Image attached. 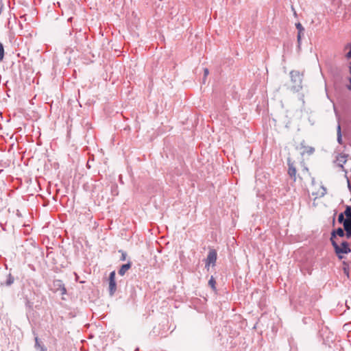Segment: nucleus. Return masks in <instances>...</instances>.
Listing matches in <instances>:
<instances>
[{"label":"nucleus","mask_w":351,"mask_h":351,"mask_svg":"<svg viewBox=\"0 0 351 351\" xmlns=\"http://www.w3.org/2000/svg\"><path fill=\"white\" fill-rule=\"evenodd\" d=\"M3 55H4L3 46V44L1 43H0V61L3 60Z\"/></svg>","instance_id":"16"},{"label":"nucleus","mask_w":351,"mask_h":351,"mask_svg":"<svg viewBox=\"0 0 351 351\" xmlns=\"http://www.w3.org/2000/svg\"><path fill=\"white\" fill-rule=\"evenodd\" d=\"M344 214L346 217L345 221H351V207L350 206H347L345 211H344Z\"/></svg>","instance_id":"12"},{"label":"nucleus","mask_w":351,"mask_h":351,"mask_svg":"<svg viewBox=\"0 0 351 351\" xmlns=\"http://www.w3.org/2000/svg\"><path fill=\"white\" fill-rule=\"evenodd\" d=\"M336 160L338 162L339 166L343 167V164L346 162V156L340 154L337 157Z\"/></svg>","instance_id":"11"},{"label":"nucleus","mask_w":351,"mask_h":351,"mask_svg":"<svg viewBox=\"0 0 351 351\" xmlns=\"http://www.w3.org/2000/svg\"><path fill=\"white\" fill-rule=\"evenodd\" d=\"M344 213H340L339 215V217H338V221L339 223H343V221H345L346 219H344Z\"/></svg>","instance_id":"17"},{"label":"nucleus","mask_w":351,"mask_h":351,"mask_svg":"<svg viewBox=\"0 0 351 351\" xmlns=\"http://www.w3.org/2000/svg\"><path fill=\"white\" fill-rule=\"evenodd\" d=\"M291 10H293V14H294V16H297V13H296V11L295 10V9H294V8H293V5L291 6Z\"/></svg>","instance_id":"25"},{"label":"nucleus","mask_w":351,"mask_h":351,"mask_svg":"<svg viewBox=\"0 0 351 351\" xmlns=\"http://www.w3.org/2000/svg\"><path fill=\"white\" fill-rule=\"evenodd\" d=\"M311 194L315 199L322 197L326 193V189L319 183L312 181Z\"/></svg>","instance_id":"2"},{"label":"nucleus","mask_w":351,"mask_h":351,"mask_svg":"<svg viewBox=\"0 0 351 351\" xmlns=\"http://www.w3.org/2000/svg\"><path fill=\"white\" fill-rule=\"evenodd\" d=\"M343 228L346 232V236L347 238L351 237V221H343Z\"/></svg>","instance_id":"7"},{"label":"nucleus","mask_w":351,"mask_h":351,"mask_svg":"<svg viewBox=\"0 0 351 351\" xmlns=\"http://www.w3.org/2000/svg\"><path fill=\"white\" fill-rule=\"evenodd\" d=\"M126 256H127V254H126V253H125V252H121V261H125V258H126Z\"/></svg>","instance_id":"21"},{"label":"nucleus","mask_w":351,"mask_h":351,"mask_svg":"<svg viewBox=\"0 0 351 351\" xmlns=\"http://www.w3.org/2000/svg\"><path fill=\"white\" fill-rule=\"evenodd\" d=\"M35 341H36V347L40 348L41 349V347H43V346H40V344L39 343L38 337H36Z\"/></svg>","instance_id":"22"},{"label":"nucleus","mask_w":351,"mask_h":351,"mask_svg":"<svg viewBox=\"0 0 351 351\" xmlns=\"http://www.w3.org/2000/svg\"><path fill=\"white\" fill-rule=\"evenodd\" d=\"M295 27L298 29L297 40L300 46L301 45L302 37L304 35V28L300 23H295Z\"/></svg>","instance_id":"6"},{"label":"nucleus","mask_w":351,"mask_h":351,"mask_svg":"<svg viewBox=\"0 0 351 351\" xmlns=\"http://www.w3.org/2000/svg\"><path fill=\"white\" fill-rule=\"evenodd\" d=\"M343 264L345 265V266L343 268V273L345 274V275H346L348 278H349V269L345 263Z\"/></svg>","instance_id":"18"},{"label":"nucleus","mask_w":351,"mask_h":351,"mask_svg":"<svg viewBox=\"0 0 351 351\" xmlns=\"http://www.w3.org/2000/svg\"><path fill=\"white\" fill-rule=\"evenodd\" d=\"M41 351H47V349L45 347H41Z\"/></svg>","instance_id":"26"},{"label":"nucleus","mask_w":351,"mask_h":351,"mask_svg":"<svg viewBox=\"0 0 351 351\" xmlns=\"http://www.w3.org/2000/svg\"><path fill=\"white\" fill-rule=\"evenodd\" d=\"M330 240L335 250V252L337 253L339 258H343L341 254H348L350 252V248L349 247L348 243L346 241L341 242V244L339 245L332 238L330 239Z\"/></svg>","instance_id":"1"},{"label":"nucleus","mask_w":351,"mask_h":351,"mask_svg":"<svg viewBox=\"0 0 351 351\" xmlns=\"http://www.w3.org/2000/svg\"><path fill=\"white\" fill-rule=\"evenodd\" d=\"M217 260V252L215 250H210L208 252L206 259V267L209 268L210 265H215Z\"/></svg>","instance_id":"3"},{"label":"nucleus","mask_w":351,"mask_h":351,"mask_svg":"<svg viewBox=\"0 0 351 351\" xmlns=\"http://www.w3.org/2000/svg\"><path fill=\"white\" fill-rule=\"evenodd\" d=\"M204 77H206V76L208 75L209 73V71H208V69L207 68H205L204 69Z\"/></svg>","instance_id":"23"},{"label":"nucleus","mask_w":351,"mask_h":351,"mask_svg":"<svg viewBox=\"0 0 351 351\" xmlns=\"http://www.w3.org/2000/svg\"><path fill=\"white\" fill-rule=\"evenodd\" d=\"M57 4L60 7V2L59 1L57 2Z\"/></svg>","instance_id":"27"},{"label":"nucleus","mask_w":351,"mask_h":351,"mask_svg":"<svg viewBox=\"0 0 351 351\" xmlns=\"http://www.w3.org/2000/svg\"><path fill=\"white\" fill-rule=\"evenodd\" d=\"M344 231H345L344 229L343 230L341 228H338L337 230L332 232L330 239L332 238L333 239H335V238L337 235L340 237H343L346 234Z\"/></svg>","instance_id":"10"},{"label":"nucleus","mask_w":351,"mask_h":351,"mask_svg":"<svg viewBox=\"0 0 351 351\" xmlns=\"http://www.w3.org/2000/svg\"><path fill=\"white\" fill-rule=\"evenodd\" d=\"M337 140L340 143L341 141V127L340 125H338V136H337Z\"/></svg>","instance_id":"19"},{"label":"nucleus","mask_w":351,"mask_h":351,"mask_svg":"<svg viewBox=\"0 0 351 351\" xmlns=\"http://www.w3.org/2000/svg\"><path fill=\"white\" fill-rule=\"evenodd\" d=\"M290 75H291L292 81H293L294 82H298V86H300L302 80H301V77H300L299 73L297 71H291L290 73Z\"/></svg>","instance_id":"9"},{"label":"nucleus","mask_w":351,"mask_h":351,"mask_svg":"<svg viewBox=\"0 0 351 351\" xmlns=\"http://www.w3.org/2000/svg\"><path fill=\"white\" fill-rule=\"evenodd\" d=\"M349 82L350 84L347 86V88L351 90V77L349 78Z\"/></svg>","instance_id":"24"},{"label":"nucleus","mask_w":351,"mask_h":351,"mask_svg":"<svg viewBox=\"0 0 351 351\" xmlns=\"http://www.w3.org/2000/svg\"><path fill=\"white\" fill-rule=\"evenodd\" d=\"M87 37L86 34L80 31L78 33L75 34V43L77 44L76 47H81L84 45V43L86 41Z\"/></svg>","instance_id":"5"},{"label":"nucleus","mask_w":351,"mask_h":351,"mask_svg":"<svg viewBox=\"0 0 351 351\" xmlns=\"http://www.w3.org/2000/svg\"><path fill=\"white\" fill-rule=\"evenodd\" d=\"M288 173L290 175V176L295 177V174H296L295 168L294 167H293L292 165L289 166Z\"/></svg>","instance_id":"14"},{"label":"nucleus","mask_w":351,"mask_h":351,"mask_svg":"<svg viewBox=\"0 0 351 351\" xmlns=\"http://www.w3.org/2000/svg\"><path fill=\"white\" fill-rule=\"evenodd\" d=\"M14 281V277L11 274H9L7 277L6 281L5 282V285L6 286H10L11 285L13 284Z\"/></svg>","instance_id":"13"},{"label":"nucleus","mask_w":351,"mask_h":351,"mask_svg":"<svg viewBox=\"0 0 351 351\" xmlns=\"http://www.w3.org/2000/svg\"><path fill=\"white\" fill-rule=\"evenodd\" d=\"M315 151V149L312 147H307L305 150L304 151V153H306L308 155L312 154Z\"/></svg>","instance_id":"15"},{"label":"nucleus","mask_w":351,"mask_h":351,"mask_svg":"<svg viewBox=\"0 0 351 351\" xmlns=\"http://www.w3.org/2000/svg\"><path fill=\"white\" fill-rule=\"evenodd\" d=\"M117 290V284L115 281V271L110 272L109 276V292L110 295H114Z\"/></svg>","instance_id":"4"},{"label":"nucleus","mask_w":351,"mask_h":351,"mask_svg":"<svg viewBox=\"0 0 351 351\" xmlns=\"http://www.w3.org/2000/svg\"><path fill=\"white\" fill-rule=\"evenodd\" d=\"M208 283L213 288L215 287V281L213 278L209 280Z\"/></svg>","instance_id":"20"},{"label":"nucleus","mask_w":351,"mask_h":351,"mask_svg":"<svg viewBox=\"0 0 351 351\" xmlns=\"http://www.w3.org/2000/svg\"><path fill=\"white\" fill-rule=\"evenodd\" d=\"M132 267V263L128 262L127 264L123 265L119 270V274L123 276Z\"/></svg>","instance_id":"8"},{"label":"nucleus","mask_w":351,"mask_h":351,"mask_svg":"<svg viewBox=\"0 0 351 351\" xmlns=\"http://www.w3.org/2000/svg\"><path fill=\"white\" fill-rule=\"evenodd\" d=\"M350 73H351V63H350Z\"/></svg>","instance_id":"28"},{"label":"nucleus","mask_w":351,"mask_h":351,"mask_svg":"<svg viewBox=\"0 0 351 351\" xmlns=\"http://www.w3.org/2000/svg\"><path fill=\"white\" fill-rule=\"evenodd\" d=\"M10 351H14V350H10Z\"/></svg>","instance_id":"29"}]
</instances>
